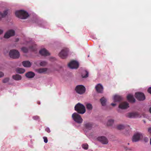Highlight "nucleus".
Here are the masks:
<instances>
[{"mask_svg": "<svg viewBox=\"0 0 151 151\" xmlns=\"http://www.w3.org/2000/svg\"><path fill=\"white\" fill-rule=\"evenodd\" d=\"M126 115L127 117L129 118H134L139 116V114L137 112L128 113Z\"/></svg>", "mask_w": 151, "mask_h": 151, "instance_id": "12", "label": "nucleus"}, {"mask_svg": "<svg viewBox=\"0 0 151 151\" xmlns=\"http://www.w3.org/2000/svg\"><path fill=\"white\" fill-rule=\"evenodd\" d=\"M22 51L24 53H27L28 51V49L26 47H23L21 49Z\"/></svg>", "mask_w": 151, "mask_h": 151, "instance_id": "31", "label": "nucleus"}, {"mask_svg": "<svg viewBox=\"0 0 151 151\" xmlns=\"http://www.w3.org/2000/svg\"><path fill=\"white\" fill-rule=\"evenodd\" d=\"M40 53L44 56H47L50 55V53L45 48L41 49L39 51Z\"/></svg>", "mask_w": 151, "mask_h": 151, "instance_id": "15", "label": "nucleus"}, {"mask_svg": "<svg viewBox=\"0 0 151 151\" xmlns=\"http://www.w3.org/2000/svg\"><path fill=\"white\" fill-rule=\"evenodd\" d=\"M86 107L88 110H91L92 109L93 107L92 105L89 103L87 104L86 105Z\"/></svg>", "mask_w": 151, "mask_h": 151, "instance_id": "28", "label": "nucleus"}, {"mask_svg": "<svg viewBox=\"0 0 151 151\" xmlns=\"http://www.w3.org/2000/svg\"><path fill=\"white\" fill-rule=\"evenodd\" d=\"M47 70L46 68H40L37 70V72L40 73H43Z\"/></svg>", "mask_w": 151, "mask_h": 151, "instance_id": "26", "label": "nucleus"}, {"mask_svg": "<svg viewBox=\"0 0 151 151\" xmlns=\"http://www.w3.org/2000/svg\"><path fill=\"white\" fill-rule=\"evenodd\" d=\"M148 132H149L151 134V128H148Z\"/></svg>", "mask_w": 151, "mask_h": 151, "instance_id": "40", "label": "nucleus"}, {"mask_svg": "<svg viewBox=\"0 0 151 151\" xmlns=\"http://www.w3.org/2000/svg\"><path fill=\"white\" fill-rule=\"evenodd\" d=\"M72 118L74 121L78 124H81L83 122V119L81 116L77 113H73L72 115Z\"/></svg>", "mask_w": 151, "mask_h": 151, "instance_id": "3", "label": "nucleus"}, {"mask_svg": "<svg viewBox=\"0 0 151 151\" xmlns=\"http://www.w3.org/2000/svg\"><path fill=\"white\" fill-rule=\"evenodd\" d=\"M12 78L16 81H19L22 79V76L19 74L13 75L12 76Z\"/></svg>", "mask_w": 151, "mask_h": 151, "instance_id": "21", "label": "nucleus"}, {"mask_svg": "<svg viewBox=\"0 0 151 151\" xmlns=\"http://www.w3.org/2000/svg\"><path fill=\"white\" fill-rule=\"evenodd\" d=\"M129 107V104L126 102L120 104L119 107L122 109H125Z\"/></svg>", "mask_w": 151, "mask_h": 151, "instance_id": "13", "label": "nucleus"}, {"mask_svg": "<svg viewBox=\"0 0 151 151\" xmlns=\"http://www.w3.org/2000/svg\"><path fill=\"white\" fill-rule=\"evenodd\" d=\"M127 98L128 101L130 102L134 103L135 101L133 96L131 94H129L127 96Z\"/></svg>", "mask_w": 151, "mask_h": 151, "instance_id": "17", "label": "nucleus"}, {"mask_svg": "<svg viewBox=\"0 0 151 151\" xmlns=\"http://www.w3.org/2000/svg\"><path fill=\"white\" fill-rule=\"evenodd\" d=\"M15 32L13 29L8 31L4 35V37L6 38H8L14 35Z\"/></svg>", "mask_w": 151, "mask_h": 151, "instance_id": "10", "label": "nucleus"}, {"mask_svg": "<svg viewBox=\"0 0 151 151\" xmlns=\"http://www.w3.org/2000/svg\"><path fill=\"white\" fill-rule=\"evenodd\" d=\"M45 131L48 133H50V129L48 127L46 128Z\"/></svg>", "mask_w": 151, "mask_h": 151, "instance_id": "37", "label": "nucleus"}, {"mask_svg": "<svg viewBox=\"0 0 151 151\" xmlns=\"http://www.w3.org/2000/svg\"><path fill=\"white\" fill-rule=\"evenodd\" d=\"M16 71L18 73L22 74L24 73L25 71V70L23 68H18L16 69Z\"/></svg>", "mask_w": 151, "mask_h": 151, "instance_id": "22", "label": "nucleus"}, {"mask_svg": "<svg viewBox=\"0 0 151 151\" xmlns=\"http://www.w3.org/2000/svg\"><path fill=\"white\" fill-rule=\"evenodd\" d=\"M15 14L16 16L22 19H25L29 16L28 13L23 10L17 11Z\"/></svg>", "mask_w": 151, "mask_h": 151, "instance_id": "2", "label": "nucleus"}, {"mask_svg": "<svg viewBox=\"0 0 151 151\" xmlns=\"http://www.w3.org/2000/svg\"><path fill=\"white\" fill-rule=\"evenodd\" d=\"M95 88L97 92L101 93L103 91V87L100 84H98L96 86Z\"/></svg>", "mask_w": 151, "mask_h": 151, "instance_id": "16", "label": "nucleus"}, {"mask_svg": "<svg viewBox=\"0 0 151 151\" xmlns=\"http://www.w3.org/2000/svg\"><path fill=\"white\" fill-rule=\"evenodd\" d=\"M47 64V63L46 62L43 61L40 63V65L41 66H45Z\"/></svg>", "mask_w": 151, "mask_h": 151, "instance_id": "34", "label": "nucleus"}, {"mask_svg": "<svg viewBox=\"0 0 151 151\" xmlns=\"http://www.w3.org/2000/svg\"><path fill=\"white\" fill-rule=\"evenodd\" d=\"M4 76V73L1 72L0 71V78L3 77Z\"/></svg>", "mask_w": 151, "mask_h": 151, "instance_id": "38", "label": "nucleus"}, {"mask_svg": "<svg viewBox=\"0 0 151 151\" xmlns=\"http://www.w3.org/2000/svg\"><path fill=\"white\" fill-rule=\"evenodd\" d=\"M111 104L113 106H114L116 105V104L114 103H111Z\"/></svg>", "mask_w": 151, "mask_h": 151, "instance_id": "42", "label": "nucleus"}, {"mask_svg": "<svg viewBox=\"0 0 151 151\" xmlns=\"http://www.w3.org/2000/svg\"><path fill=\"white\" fill-rule=\"evenodd\" d=\"M23 65L25 67H29L31 65V63L29 61H24L22 63Z\"/></svg>", "mask_w": 151, "mask_h": 151, "instance_id": "20", "label": "nucleus"}, {"mask_svg": "<svg viewBox=\"0 0 151 151\" xmlns=\"http://www.w3.org/2000/svg\"><path fill=\"white\" fill-rule=\"evenodd\" d=\"M143 135L140 132H137L132 137V141L133 142H136L139 141L140 139L142 138Z\"/></svg>", "mask_w": 151, "mask_h": 151, "instance_id": "6", "label": "nucleus"}, {"mask_svg": "<svg viewBox=\"0 0 151 151\" xmlns=\"http://www.w3.org/2000/svg\"><path fill=\"white\" fill-rule=\"evenodd\" d=\"M149 111L150 113H151V107L150 108Z\"/></svg>", "mask_w": 151, "mask_h": 151, "instance_id": "43", "label": "nucleus"}, {"mask_svg": "<svg viewBox=\"0 0 151 151\" xmlns=\"http://www.w3.org/2000/svg\"><path fill=\"white\" fill-rule=\"evenodd\" d=\"M97 140L101 142L103 144H107L109 141L106 137L104 136H101L97 138Z\"/></svg>", "mask_w": 151, "mask_h": 151, "instance_id": "7", "label": "nucleus"}, {"mask_svg": "<svg viewBox=\"0 0 151 151\" xmlns=\"http://www.w3.org/2000/svg\"><path fill=\"white\" fill-rule=\"evenodd\" d=\"M68 66L70 68L76 69L79 67V63L78 62L73 60L68 64Z\"/></svg>", "mask_w": 151, "mask_h": 151, "instance_id": "8", "label": "nucleus"}, {"mask_svg": "<svg viewBox=\"0 0 151 151\" xmlns=\"http://www.w3.org/2000/svg\"><path fill=\"white\" fill-rule=\"evenodd\" d=\"M35 73L31 71H29L27 73L25 74V76L27 78H32L35 76Z\"/></svg>", "mask_w": 151, "mask_h": 151, "instance_id": "19", "label": "nucleus"}, {"mask_svg": "<svg viewBox=\"0 0 151 151\" xmlns=\"http://www.w3.org/2000/svg\"><path fill=\"white\" fill-rule=\"evenodd\" d=\"M124 127H125L123 125H122V124L118 125L117 127V129L119 130H121V129H123L124 128Z\"/></svg>", "mask_w": 151, "mask_h": 151, "instance_id": "29", "label": "nucleus"}, {"mask_svg": "<svg viewBox=\"0 0 151 151\" xmlns=\"http://www.w3.org/2000/svg\"><path fill=\"white\" fill-rule=\"evenodd\" d=\"M148 92L151 94V87L149 88L147 90Z\"/></svg>", "mask_w": 151, "mask_h": 151, "instance_id": "39", "label": "nucleus"}, {"mask_svg": "<svg viewBox=\"0 0 151 151\" xmlns=\"http://www.w3.org/2000/svg\"><path fill=\"white\" fill-rule=\"evenodd\" d=\"M9 55L10 57L13 58H18L20 55L19 52L15 50H11L9 53Z\"/></svg>", "mask_w": 151, "mask_h": 151, "instance_id": "5", "label": "nucleus"}, {"mask_svg": "<svg viewBox=\"0 0 151 151\" xmlns=\"http://www.w3.org/2000/svg\"><path fill=\"white\" fill-rule=\"evenodd\" d=\"M75 110L78 113L82 114L84 113L86 111L85 106L80 103H78L75 105Z\"/></svg>", "mask_w": 151, "mask_h": 151, "instance_id": "1", "label": "nucleus"}, {"mask_svg": "<svg viewBox=\"0 0 151 151\" xmlns=\"http://www.w3.org/2000/svg\"><path fill=\"white\" fill-rule=\"evenodd\" d=\"M85 129L86 131L91 130L93 124L91 123H86L84 124Z\"/></svg>", "mask_w": 151, "mask_h": 151, "instance_id": "14", "label": "nucleus"}, {"mask_svg": "<svg viewBox=\"0 0 151 151\" xmlns=\"http://www.w3.org/2000/svg\"><path fill=\"white\" fill-rule=\"evenodd\" d=\"M122 98L120 96L115 95L114 97V102H119L122 100Z\"/></svg>", "mask_w": 151, "mask_h": 151, "instance_id": "18", "label": "nucleus"}, {"mask_svg": "<svg viewBox=\"0 0 151 151\" xmlns=\"http://www.w3.org/2000/svg\"><path fill=\"white\" fill-rule=\"evenodd\" d=\"M44 139V142L45 143H47L48 142V140L46 137H43Z\"/></svg>", "mask_w": 151, "mask_h": 151, "instance_id": "35", "label": "nucleus"}, {"mask_svg": "<svg viewBox=\"0 0 151 151\" xmlns=\"http://www.w3.org/2000/svg\"><path fill=\"white\" fill-rule=\"evenodd\" d=\"M135 97L139 101H143L145 99V95L143 93L141 92L136 93Z\"/></svg>", "mask_w": 151, "mask_h": 151, "instance_id": "9", "label": "nucleus"}, {"mask_svg": "<svg viewBox=\"0 0 151 151\" xmlns=\"http://www.w3.org/2000/svg\"><path fill=\"white\" fill-rule=\"evenodd\" d=\"M68 55V50H62L59 54V56L62 58H65Z\"/></svg>", "mask_w": 151, "mask_h": 151, "instance_id": "11", "label": "nucleus"}, {"mask_svg": "<svg viewBox=\"0 0 151 151\" xmlns=\"http://www.w3.org/2000/svg\"><path fill=\"white\" fill-rule=\"evenodd\" d=\"M33 119L35 120H38L39 119V117L37 116H34Z\"/></svg>", "mask_w": 151, "mask_h": 151, "instance_id": "36", "label": "nucleus"}, {"mask_svg": "<svg viewBox=\"0 0 151 151\" xmlns=\"http://www.w3.org/2000/svg\"><path fill=\"white\" fill-rule=\"evenodd\" d=\"M8 12L7 10L4 11L3 13H2L0 12V19L1 18L4 17L7 14Z\"/></svg>", "mask_w": 151, "mask_h": 151, "instance_id": "25", "label": "nucleus"}, {"mask_svg": "<svg viewBox=\"0 0 151 151\" xmlns=\"http://www.w3.org/2000/svg\"><path fill=\"white\" fill-rule=\"evenodd\" d=\"M9 80V78H4L3 80V82L4 83H5L8 82Z\"/></svg>", "mask_w": 151, "mask_h": 151, "instance_id": "33", "label": "nucleus"}, {"mask_svg": "<svg viewBox=\"0 0 151 151\" xmlns=\"http://www.w3.org/2000/svg\"><path fill=\"white\" fill-rule=\"evenodd\" d=\"M114 122V120L112 119H109L107 122V125L109 126H111L113 124Z\"/></svg>", "mask_w": 151, "mask_h": 151, "instance_id": "27", "label": "nucleus"}, {"mask_svg": "<svg viewBox=\"0 0 151 151\" xmlns=\"http://www.w3.org/2000/svg\"><path fill=\"white\" fill-rule=\"evenodd\" d=\"M150 144L151 145V139H150Z\"/></svg>", "mask_w": 151, "mask_h": 151, "instance_id": "44", "label": "nucleus"}, {"mask_svg": "<svg viewBox=\"0 0 151 151\" xmlns=\"http://www.w3.org/2000/svg\"><path fill=\"white\" fill-rule=\"evenodd\" d=\"M88 72L86 70H85L83 71L82 75V78H85L88 77Z\"/></svg>", "mask_w": 151, "mask_h": 151, "instance_id": "23", "label": "nucleus"}, {"mask_svg": "<svg viewBox=\"0 0 151 151\" xmlns=\"http://www.w3.org/2000/svg\"><path fill=\"white\" fill-rule=\"evenodd\" d=\"M75 90L77 93L80 94H82L85 93L86 88L83 85H78L76 87Z\"/></svg>", "mask_w": 151, "mask_h": 151, "instance_id": "4", "label": "nucleus"}, {"mask_svg": "<svg viewBox=\"0 0 151 151\" xmlns=\"http://www.w3.org/2000/svg\"><path fill=\"white\" fill-rule=\"evenodd\" d=\"M82 147L85 150H87L88 148V145L87 144H83L82 145Z\"/></svg>", "mask_w": 151, "mask_h": 151, "instance_id": "32", "label": "nucleus"}, {"mask_svg": "<svg viewBox=\"0 0 151 151\" xmlns=\"http://www.w3.org/2000/svg\"><path fill=\"white\" fill-rule=\"evenodd\" d=\"M100 101L102 106H105L106 105V100L104 97H103L102 98L100 99Z\"/></svg>", "mask_w": 151, "mask_h": 151, "instance_id": "24", "label": "nucleus"}, {"mask_svg": "<svg viewBox=\"0 0 151 151\" xmlns=\"http://www.w3.org/2000/svg\"><path fill=\"white\" fill-rule=\"evenodd\" d=\"M29 48L31 51H35L36 49V46L35 45H32L29 47Z\"/></svg>", "mask_w": 151, "mask_h": 151, "instance_id": "30", "label": "nucleus"}, {"mask_svg": "<svg viewBox=\"0 0 151 151\" xmlns=\"http://www.w3.org/2000/svg\"><path fill=\"white\" fill-rule=\"evenodd\" d=\"M3 31L2 30L0 29V35L2 34L3 33Z\"/></svg>", "mask_w": 151, "mask_h": 151, "instance_id": "41", "label": "nucleus"}]
</instances>
